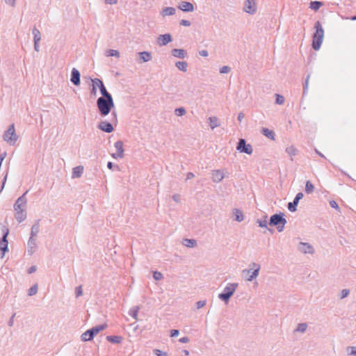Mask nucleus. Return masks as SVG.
Listing matches in <instances>:
<instances>
[{
  "label": "nucleus",
  "mask_w": 356,
  "mask_h": 356,
  "mask_svg": "<svg viewBox=\"0 0 356 356\" xmlns=\"http://www.w3.org/2000/svg\"><path fill=\"white\" fill-rule=\"evenodd\" d=\"M27 191L20 196L15 202L13 209L15 211V218L18 222H23L26 218L27 198L26 195Z\"/></svg>",
  "instance_id": "obj_1"
},
{
  "label": "nucleus",
  "mask_w": 356,
  "mask_h": 356,
  "mask_svg": "<svg viewBox=\"0 0 356 356\" xmlns=\"http://www.w3.org/2000/svg\"><path fill=\"white\" fill-rule=\"evenodd\" d=\"M97 106L102 116L105 117L108 115L111 109L115 106L113 97H99L97 100Z\"/></svg>",
  "instance_id": "obj_2"
},
{
  "label": "nucleus",
  "mask_w": 356,
  "mask_h": 356,
  "mask_svg": "<svg viewBox=\"0 0 356 356\" xmlns=\"http://www.w3.org/2000/svg\"><path fill=\"white\" fill-rule=\"evenodd\" d=\"M261 270V266L256 262H252L249 264L248 268L242 270V275L245 276V281L250 282L257 278Z\"/></svg>",
  "instance_id": "obj_3"
},
{
  "label": "nucleus",
  "mask_w": 356,
  "mask_h": 356,
  "mask_svg": "<svg viewBox=\"0 0 356 356\" xmlns=\"http://www.w3.org/2000/svg\"><path fill=\"white\" fill-rule=\"evenodd\" d=\"M315 33L313 35L312 47L314 50H318L324 38V30L320 22L317 21L314 25Z\"/></svg>",
  "instance_id": "obj_4"
},
{
  "label": "nucleus",
  "mask_w": 356,
  "mask_h": 356,
  "mask_svg": "<svg viewBox=\"0 0 356 356\" xmlns=\"http://www.w3.org/2000/svg\"><path fill=\"white\" fill-rule=\"evenodd\" d=\"M238 286V283L229 282L226 284L223 289V291L218 294V298L226 304L228 303L231 297L234 294Z\"/></svg>",
  "instance_id": "obj_5"
},
{
  "label": "nucleus",
  "mask_w": 356,
  "mask_h": 356,
  "mask_svg": "<svg viewBox=\"0 0 356 356\" xmlns=\"http://www.w3.org/2000/svg\"><path fill=\"white\" fill-rule=\"evenodd\" d=\"M286 223V219L284 218V214H275L270 218L269 224L271 226H276L279 232L284 230V226Z\"/></svg>",
  "instance_id": "obj_6"
},
{
  "label": "nucleus",
  "mask_w": 356,
  "mask_h": 356,
  "mask_svg": "<svg viewBox=\"0 0 356 356\" xmlns=\"http://www.w3.org/2000/svg\"><path fill=\"white\" fill-rule=\"evenodd\" d=\"M18 136L15 132V125L10 124L3 136V140L10 145H14L18 140Z\"/></svg>",
  "instance_id": "obj_7"
},
{
  "label": "nucleus",
  "mask_w": 356,
  "mask_h": 356,
  "mask_svg": "<svg viewBox=\"0 0 356 356\" xmlns=\"http://www.w3.org/2000/svg\"><path fill=\"white\" fill-rule=\"evenodd\" d=\"M258 10L257 0H244L243 10L245 13L253 15Z\"/></svg>",
  "instance_id": "obj_8"
},
{
  "label": "nucleus",
  "mask_w": 356,
  "mask_h": 356,
  "mask_svg": "<svg viewBox=\"0 0 356 356\" xmlns=\"http://www.w3.org/2000/svg\"><path fill=\"white\" fill-rule=\"evenodd\" d=\"M228 175L229 172L227 169L213 170L211 171V180L213 182L218 184Z\"/></svg>",
  "instance_id": "obj_9"
},
{
  "label": "nucleus",
  "mask_w": 356,
  "mask_h": 356,
  "mask_svg": "<svg viewBox=\"0 0 356 356\" xmlns=\"http://www.w3.org/2000/svg\"><path fill=\"white\" fill-rule=\"evenodd\" d=\"M236 149L241 153H245L249 155L252 154L253 152L252 145L246 143L245 140L242 138L239 140Z\"/></svg>",
  "instance_id": "obj_10"
},
{
  "label": "nucleus",
  "mask_w": 356,
  "mask_h": 356,
  "mask_svg": "<svg viewBox=\"0 0 356 356\" xmlns=\"http://www.w3.org/2000/svg\"><path fill=\"white\" fill-rule=\"evenodd\" d=\"M114 147L116 152L111 154V156L115 159H122L124 157V144L121 140H118L115 143Z\"/></svg>",
  "instance_id": "obj_11"
},
{
  "label": "nucleus",
  "mask_w": 356,
  "mask_h": 356,
  "mask_svg": "<svg viewBox=\"0 0 356 356\" xmlns=\"http://www.w3.org/2000/svg\"><path fill=\"white\" fill-rule=\"evenodd\" d=\"M297 248L299 252L305 254H314L315 252L314 247L309 243L300 242Z\"/></svg>",
  "instance_id": "obj_12"
},
{
  "label": "nucleus",
  "mask_w": 356,
  "mask_h": 356,
  "mask_svg": "<svg viewBox=\"0 0 356 356\" xmlns=\"http://www.w3.org/2000/svg\"><path fill=\"white\" fill-rule=\"evenodd\" d=\"M172 41V37L170 33L159 35L156 38V44L159 47L165 46Z\"/></svg>",
  "instance_id": "obj_13"
},
{
  "label": "nucleus",
  "mask_w": 356,
  "mask_h": 356,
  "mask_svg": "<svg viewBox=\"0 0 356 356\" xmlns=\"http://www.w3.org/2000/svg\"><path fill=\"white\" fill-rule=\"evenodd\" d=\"M152 59V53L144 51L138 53L137 61L138 63H147Z\"/></svg>",
  "instance_id": "obj_14"
},
{
  "label": "nucleus",
  "mask_w": 356,
  "mask_h": 356,
  "mask_svg": "<svg viewBox=\"0 0 356 356\" xmlns=\"http://www.w3.org/2000/svg\"><path fill=\"white\" fill-rule=\"evenodd\" d=\"M303 197V193H297L296 196L295 197L293 202H289L288 204V209L291 211L294 212L297 210V205L299 202V201Z\"/></svg>",
  "instance_id": "obj_15"
},
{
  "label": "nucleus",
  "mask_w": 356,
  "mask_h": 356,
  "mask_svg": "<svg viewBox=\"0 0 356 356\" xmlns=\"http://www.w3.org/2000/svg\"><path fill=\"white\" fill-rule=\"evenodd\" d=\"M97 127L106 132V133H111L113 130H114V128L112 125V124L111 122H108L107 121H101L98 125H97Z\"/></svg>",
  "instance_id": "obj_16"
},
{
  "label": "nucleus",
  "mask_w": 356,
  "mask_h": 356,
  "mask_svg": "<svg viewBox=\"0 0 356 356\" xmlns=\"http://www.w3.org/2000/svg\"><path fill=\"white\" fill-rule=\"evenodd\" d=\"M27 252L29 255L33 254L37 248V243H36V238H33V237H30L28 243H27Z\"/></svg>",
  "instance_id": "obj_17"
},
{
  "label": "nucleus",
  "mask_w": 356,
  "mask_h": 356,
  "mask_svg": "<svg viewBox=\"0 0 356 356\" xmlns=\"http://www.w3.org/2000/svg\"><path fill=\"white\" fill-rule=\"evenodd\" d=\"M285 152L286 153L288 154V156H289L290 158V160L291 161H293L294 159V156H296L299 151L298 149V148H296L294 145H289L287 146L286 148H285Z\"/></svg>",
  "instance_id": "obj_18"
},
{
  "label": "nucleus",
  "mask_w": 356,
  "mask_h": 356,
  "mask_svg": "<svg viewBox=\"0 0 356 356\" xmlns=\"http://www.w3.org/2000/svg\"><path fill=\"white\" fill-rule=\"evenodd\" d=\"M171 54L177 58L184 59L187 57V51L184 49H173Z\"/></svg>",
  "instance_id": "obj_19"
},
{
  "label": "nucleus",
  "mask_w": 356,
  "mask_h": 356,
  "mask_svg": "<svg viewBox=\"0 0 356 356\" xmlns=\"http://www.w3.org/2000/svg\"><path fill=\"white\" fill-rule=\"evenodd\" d=\"M70 81L75 85H80V73L76 68H73L71 72Z\"/></svg>",
  "instance_id": "obj_20"
},
{
  "label": "nucleus",
  "mask_w": 356,
  "mask_h": 356,
  "mask_svg": "<svg viewBox=\"0 0 356 356\" xmlns=\"http://www.w3.org/2000/svg\"><path fill=\"white\" fill-rule=\"evenodd\" d=\"M208 123L211 130H213L214 129L220 126V121L216 116H210L208 118Z\"/></svg>",
  "instance_id": "obj_21"
},
{
  "label": "nucleus",
  "mask_w": 356,
  "mask_h": 356,
  "mask_svg": "<svg viewBox=\"0 0 356 356\" xmlns=\"http://www.w3.org/2000/svg\"><path fill=\"white\" fill-rule=\"evenodd\" d=\"M92 88H91V94L93 96H96L97 93V89L99 88L101 83L102 82V80L97 78L92 79Z\"/></svg>",
  "instance_id": "obj_22"
},
{
  "label": "nucleus",
  "mask_w": 356,
  "mask_h": 356,
  "mask_svg": "<svg viewBox=\"0 0 356 356\" xmlns=\"http://www.w3.org/2000/svg\"><path fill=\"white\" fill-rule=\"evenodd\" d=\"M178 8L184 12H193L194 10L193 5L187 1H181L179 3Z\"/></svg>",
  "instance_id": "obj_23"
},
{
  "label": "nucleus",
  "mask_w": 356,
  "mask_h": 356,
  "mask_svg": "<svg viewBox=\"0 0 356 356\" xmlns=\"http://www.w3.org/2000/svg\"><path fill=\"white\" fill-rule=\"evenodd\" d=\"M84 168L82 165H78L72 168V178L76 179L82 176L83 173Z\"/></svg>",
  "instance_id": "obj_24"
},
{
  "label": "nucleus",
  "mask_w": 356,
  "mask_h": 356,
  "mask_svg": "<svg viewBox=\"0 0 356 356\" xmlns=\"http://www.w3.org/2000/svg\"><path fill=\"white\" fill-rule=\"evenodd\" d=\"M232 215L234 216V220L241 222L244 220V215L241 210L238 209H232Z\"/></svg>",
  "instance_id": "obj_25"
},
{
  "label": "nucleus",
  "mask_w": 356,
  "mask_h": 356,
  "mask_svg": "<svg viewBox=\"0 0 356 356\" xmlns=\"http://www.w3.org/2000/svg\"><path fill=\"white\" fill-rule=\"evenodd\" d=\"M8 234V230L4 234L1 241L0 242V250L3 252V254L8 251V241L7 236Z\"/></svg>",
  "instance_id": "obj_26"
},
{
  "label": "nucleus",
  "mask_w": 356,
  "mask_h": 356,
  "mask_svg": "<svg viewBox=\"0 0 356 356\" xmlns=\"http://www.w3.org/2000/svg\"><path fill=\"white\" fill-rule=\"evenodd\" d=\"M176 13V9L173 7H165L162 9L161 11V15L162 17H165L167 16L174 15Z\"/></svg>",
  "instance_id": "obj_27"
},
{
  "label": "nucleus",
  "mask_w": 356,
  "mask_h": 356,
  "mask_svg": "<svg viewBox=\"0 0 356 356\" xmlns=\"http://www.w3.org/2000/svg\"><path fill=\"white\" fill-rule=\"evenodd\" d=\"M182 245L186 248H193L197 245V241L193 238H184L181 242Z\"/></svg>",
  "instance_id": "obj_28"
},
{
  "label": "nucleus",
  "mask_w": 356,
  "mask_h": 356,
  "mask_svg": "<svg viewBox=\"0 0 356 356\" xmlns=\"http://www.w3.org/2000/svg\"><path fill=\"white\" fill-rule=\"evenodd\" d=\"M140 309V306L136 305V306L132 307L129 311V316H131L136 321H137Z\"/></svg>",
  "instance_id": "obj_29"
},
{
  "label": "nucleus",
  "mask_w": 356,
  "mask_h": 356,
  "mask_svg": "<svg viewBox=\"0 0 356 356\" xmlns=\"http://www.w3.org/2000/svg\"><path fill=\"white\" fill-rule=\"evenodd\" d=\"M107 327L106 324L99 325L90 329V331L92 333V336H96L99 332L103 331Z\"/></svg>",
  "instance_id": "obj_30"
},
{
  "label": "nucleus",
  "mask_w": 356,
  "mask_h": 356,
  "mask_svg": "<svg viewBox=\"0 0 356 356\" xmlns=\"http://www.w3.org/2000/svg\"><path fill=\"white\" fill-rule=\"evenodd\" d=\"M175 67L181 72H186L188 70V63L186 61H177Z\"/></svg>",
  "instance_id": "obj_31"
},
{
  "label": "nucleus",
  "mask_w": 356,
  "mask_h": 356,
  "mask_svg": "<svg viewBox=\"0 0 356 356\" xmlns=\"http://www.w3.org/2000/svg\"><path fill=\"white\" fill-rule=\"evenodd\" d=\"M93 338L94 337L92 336V333L90 331V330L84 332L81 336V341H91Z\"/></svg>",
  "instance_id": "obj_32"
},
{
  "label": "nucleus",
  "mask_w": 356,
  "mask_h": 356,
  "mask_svg": "<svg viewBox=\"0 0 356 356\" xmlns=\"http://www.w3.org/2000/svg\"><path fill=\"white\" fill-rule=\"evenodd\" d=\"M261 131H262V134L268 138H269L272 140H275V133L273 131H272L268 128H263Z\"/></svg>",
  "instance_id": "obj_33"
},
{
  "label": "nucleus",
  "mask_w": 356,
  "mask_h": 356,
  "mask_svg": "<svg viewBox=\"0 0 356 356\" xmlns=\"http://www.w3.org/2000/svg\"><path fill=\"white\" fill-rule=\"evenodd\" d=\"M32 34L33 35L34 43L40 42V41L41 40V33H40V31L37 28L34 27L32 29Z\"/></svg>",
  "instance_id": "obj_34"
},
{
  "label": "nucleus",
  "mask_w": 356,
  "mask_h": 356,
  "mask_svg": "<svg viewBox=\"0 0 356 356\" xmlns=\"http://www.w3.org/2000/svg\"><path fill=\"white\" fill-rule=\"evenodd\" d=\"M257 223L261 228H267L268 227V217H267V216H264L263 218L257 219Z\"/></svg>",
  "instance_id": "obj_35"
},
{
  "label": "nucleus",
  "mask_w": 356,
  "mask_h": 356,
  "mask_svg": "<svg viewBox=\"0 0 356 356\" xmlns=\"http://www.w3.org/2000/svg\"><path fill=\"white\" fill-rule=\"evenodd\" d=\"M40 231V225L38 223L34 224L31 229V236L30 237H33V238H36V236Z\"/></svg>",
  "instance_id": "obj_36"
},
{
  "label": "nucleus",
  "mask_w": 356,
  "mask_h": 356,
  "mask_svg": "<svg viewBox=\"0 0 356 356\" xmlns=\"http://www.w3.org/2000/svg\"><path fill=\"white\" fill-rule=\"evenodd\" d=\"M105 55L107 57H116L120 58V54L118 50L115 49H108L105 52Z\"/></svg>",
  "instance_id": "obj_37"
},
{
  "label": "nucleus",
  "mask_w": 356,
  "mask_h": 356,
  "mask_svg": "<svg viewBox=\"0 0 356 356\" xmlns=\"http://www.w3.org/2000/svg\"><path fill=\"white\" fill-rule=\"evenodd\" d=\"M101 94L102 95L103 98H108L112 97L111 95L106 90L103 82L101 83L100 87L99 88Z\"/></svg>",
  "instance_id": "obj_38"
},
{
  "label": "nucleus",
  "mask_w": 356,
  "mask_h": 356,
  "mask_svg": "<svg viewBox=\"0 0 356 356\" xmlns=\"http://www.w3.org/2000/svg\"><path fill=\"white\" fill-rule=\"evenodd\" d=\"M106 339L113 343H121L122 338L120 336H107Z\"/></svg>",
  "instance_id": "obj_39"
},
{
  "label": "nucleus",
  "mask_w": 356,
  "mask_h": 356,
  "mask_svg": "<svg viewBox=\"0 0 356 356\" xmlns=\"http://www.w3.org/2000/svg\"><path fill=\"white\" fill-rule=\"evenodd\" d=\"M307 324L305 323H299L296 329V332L304 333L307 329Z\"/></svg>",
  "instance_id": "obj_40"
},
{
  "label": "nucleus",
  "mask_w": 356,
  "mask_h": 356,
  "mask_svg": "<svg viewBox=\"0 0 356 356\" xmlns=\"http://www.w3.org/2000/svg\"><path fill=\"white\" fill-rule=\"evenodd\" d=\"M314 191V186L310 181H307L305 184V192L307 194H311Z\"/></svg>",
  "instance_id": "obj_41"
},
{
  "label": "nucleus",
  "mask_w": 356,
  "mask_h": 356,
  "mask_svg": "<svg viewBox=\"0 0 356 356\" xmlns=\"http://www.w3.org/2000/svg\"><path fill=\"white\" fill-rule=\"evenodd\" d=\"M321 6L322 3L321 1H312L309 3V8L314 11H317L321 8Z\"/></svg>",
  "instance_id": "obj_42"
},
{
  "label": "nucleus",
  "mask_w": 356,
  "mask_h": 356,
  "mask_svg": "<svg viewBox=\"0 0 356 356\" xmlns=\"http://www.w3.org/2000/svg\"><path fill=\"white\" fill-rule=\"evenodd\" d=\"M350 294V290L348 289H342L339 293V298L340 300L347 298Z\"/></svg>",
  "instance_id": "obj_43"
},
{
  "label": "nucleus",
  "mask_w": 356,
  "mask_h": 356,
  "mask_svg": "<svg viewBox=\"0 0 356 356\" xmlns=\"http://www.w3.org/2000/svg\"><path fill=\"white\" fill-rule=\"evenodd\" d=\"M186 111L184 107L177 108L175 110V114L177 116H183L186 114Z\"/></svg>",
  "instance_id": "obj_44"
},
{
  "label": "nucleus",
  "mask_w": 356,
  "mask_h": 356,
  "mask_svg": "<svg viewBox=\"0 0 356 356\" xmlns=\"http://www.w3.org/2000/svg\"><path fill=\"white\" fill-rule=\"evenodd\" d=\"M275 97H276L275 103L277 104L282 105L284 104L285 99H284V96L277 94Z\"/></svg>",
  "instance_id": "obj_45"
},
{
  "label": "nucleus",
  "mask_w": 356,
  "mask_h": 356,
  "mask_svg": "<svg viewBox=\"0 0 356 356\" xmlns=\"http://www.w3.org/2000/svg\"><path fill=\"white\" fill-rule=\"evenodd\" d=\"M37 292H38V286H37V284H35L29 289L28 295L30 296H32L36 294Z\"/></svg>",
  "instance_id": "obj_46"
},
{
  "label": "nucleus",
  "mask_w": 356,
  "mask_h": 356,
  "mask_svg": "<svg viewBox=\"0 0 356 356\" xmlns=\"http://www.w3.org/2000/svg\"><path fill=\"white\" fill-rule=\"evenodd\" d=\"M207 305L206 300H201L196 302L195 305L197 309L203 308Z\"/></svg>",
  "instance_id": "obj_47"
},
{
  "label": "nucleus",
  "mask_w": 356,
  "mask_h": 356,
  "mask_svg": "<svg viewBox=\"0 0 356 356\" xmlns=\"http://www.w3.org/2000/svg\"><path fill=\"white\" fill-rule=\"evenodd\" d=\"M153 353L156 356H168V354L166 352L161 350L159 349H154Z\"/></svg>",
  "instance_id": "obj_48"
},
{
  "label": "nucleus",
  "mask_w": 356,
  "mask_h": 356,
  "mask_svg": "<svg viewBox=\"0 0 356 356\" xmlns=\"http://www.w3.org/2000/svg\"><path fill=\"white\" fill-rule=\"evenodd\" d=\"M230 72H231V67L227 66V65L222 66L220 69V74H228Z\"/></svg>",
  "instance_id": "obj_49"
},
{
  "label": "nucleus",
  "mask_w": 356,
  "mask_h": 356,
  "mask_svg": "<svg viewBox=\"0 0 356 356\" xmlns=\"http://www.w3.org/2000/svg\"><path fill=\"white\" fill-rule=\"evenodd\" d=\"M153 277L155 280L159 281L162 280L163 277L161 273L159 271H154L153 273Z\"/></svg>",
  "instance_id": "obj_50"
},
{
  "label": "nucleus",
  "mask_w": 356,
  "mask_h": 356,
  "mask_svg": "<svg viewBox=\"0 0 356 356\" xmlns=\"http://www.w3.org/2000/svg\"><path fill=\"white\" fill-rule=\"evenodd\" d=\"M172 199L173 201H175L176 203H179L181 202V195L179 194H174L172 196Z\"/></svg>",
  "instance_id": "obj_51"
},
{
  "label": "nucleus",
  "mask_w": 356,
  "mask_h": 356,
  "mask_svg": "<svg viewBox=\"0 0 356 356\" xmlns=\"http://www.w3.org/2000/svg\"><path fill=\"white\" fill-rule=\"evenodd\" d=\"M4 1L7 5L14 8L16 5L17 0H4Z\"/></svg>",
  "instance_id": "obj_52"
},
{
  "label": "nucleus",
  "mask_w": 356,
  "mask_h": 356,
  "mask_svg": "<svg viewBox=\"0 0 356 356\" xmlns=\"http://www.w3.org/2000/svg\"><path fill=\"white\" fill-rule=\"evenodd\" d=\"M105 4L115 5L118 3V0H102Z\"/></svg>",
  "instance_id": "obj_53"
},
{
  "label": "nucleus",
  "mask_w": 356,
  "mask_h": 356,
  "mask_svg": "<svg viewBox=\"0 0 356 356\" xmlns=\"http://www.w3.org/2000/svg\"><path fill=\"white\" fill-rule=\"evenodd\" d=\"M348 351L349 355H356V347H349L348 348Z\"/></svg>",
  "instance_id": "obj_54"
},
{
  "label": "nucleus",
  "mask_w": 356,
  "mask_h": 356,
  "mask_svg": "<svg viewBox=\"0 0 356 356\" xmlns=\"http://www.w3.org/2000/svg\"><path fill=\"white\" fill-rule=\"evenodd\" d=\"M180 24L184 26H191V22L186 19H181L180 21Z\"/></svg>",
  "instance_id": "obj_55"
},
{
  "label": "nucleus",
  "mask_w": 356,
  "mask_h": 356,
  "mask_svg": "<svg viewBox=\"0 0 356 356\" xmlns=\"http://www.w3.org/2000/svg\"><path fill=\"white\" fill-rule=\"evenodd\" d=\"M330 205L331 207L339 211V207L337 203L334 200L330 201Z\"/></svg>",
  "instance_id": "obj_56"
},
{
  "label": "nucleus",
  "mask_w": 356,
  "mask_h": 356,
  "mask_svg": "<svg viewBox=\"0 0 356 356\" xmlns=\"http://www.w3.org/2000/svg\"><path fill=\"white\" fill-rule=\"evenodd\" d=\"M199 55L202 57H207L209 56V53L207 50L202 49L199 51Z\"/></svg>",
  "instance_id": "obj_57"
},
{
  "label": "nucleus",
  "mask_w": 356,
  "mask_h": 356,
  "mask_svg": "<svg viewBox=\"0 0 356 356\" xmlns=\"http://www.w3.org/2000/svg\"><path fill=\"white\" fill-rule=\"evenodd\" d=\"M76 296H78V297L82 296L83 291H82V288H81V286L76 287Z\"/></svg>",
  "instance_id": "obj_58"
},
{
  "label": "nucleus",
  "mask_w": 356,
  "mask_h": 356,
  "mask_svg": "<svg viewBox=\"0 0 356 356\" xmlns=\"http://www.w3.org/2000/svg\"><path fill=\"white\" fill-rule=\"evenodd\" d=\"M179 332L178 330H172L170 331V337H177L179 335Z\"/></svg>",
  "instance_id": "obj_59"
},
{
  "label": "nucleus",
  "mask_w": 356,
  "mask_h": 356,
  "mask_svg": "<svg viewBox=\"0 0 356 356\" xmlns=\"http://www.w3.org/2000/svg\"><path fill=\"white\" fill-rule=\"evenodd\" d=\"M179 341L181 343H186L189 342V338L187 337H184L180 338Z\"/></svg>",
  "instance_id": "obj_60"
},
{
  "label": "nucleus",
  "mask_w": 356,
  "mask_h": 356,
  "mask_svg": "<svg viewBox=\"0 0 356 356\" xmlns=\"http://www.w3.org/2000/svg\"><path fill=\"white\" fill-rule=\"evenodd\" d=\"M7 177H8V173H6V175H5V177L3 178V183H2V186H1V188L0 189V193L2 191V190L4 188L5 184H6V180H7Z\"/></svg>",
  "instance_id": "obj_61"
},
{
  "label": "nucleus",
  "mask_w": 356,
  "mask_h": 356,
  "mask_svg": "<svg viewBox=\"0 0 356 356\" xmlns=\"http://www.w3.org/2000/svg\"><path fill=\"white\" fill-rule=\"evenodd\" d=\"M244 118V114L243 113H239L237 117V119L239 122H241Z\"/></svg>",
  "instance_id": "obj_62"
},
{
  "label": "nucleus",
  "mask_w": 356,
  "mask_h": 356,
  "mask_svg": "<svg viewBox=\"0 0 356 356\" xmlns=\"http://www.w3.org/2000/svg\"><path fill=\"white\" fill-rule=\"evenodd\" d=\"M194 177V174L193 172H188L186 175V179H191Z\"/></svg>",
  "instance_id": "obj_63"
},
{
  "label": "nucleus",
  "mask_w": 356,
  "mask_h": 356,
  "mask_svg": "<svg viewBox=\"0 0 356 356\" xmlns=\"http://www.w3.org/2000/svg\"><path fill=\"white\" fill-rule=\"evenodd\" d=\"M34 49L38 52L40 51L39 42L34 43Z\"/></svg>",
  "instance_id": "obj_64"
}]
</instances>
